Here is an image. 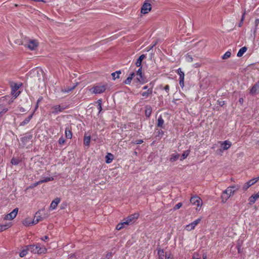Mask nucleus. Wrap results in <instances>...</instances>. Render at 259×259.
<instances>
[{
  "instance_id": "obj_1",
  "label": "nucleus",
  "mask_w": 259,
  "mask_h": 259,
  "mask_svg": "<svg viewBox=\"0 0 259 259\" xmlns=\"http://www.w3.org/2000/svg\"><path fill=\"white\" fill-rule=\"evenodd\" d=\"M240 188L239 185H233L228 187L225 191H223L222 195V201L223 203L226 202V201L232 196L234 193Z\"/></svg>"
},
{
  "instance_id": "obj_2",
  "label": "nucleus",
  "mask_w": 259,
  "mask_h": 259,
  "mask_svg": "<svg viewBox=\"0 0 259 259\" xmlns=\"http://www.w3.org/2000/svg\"><path fill=\"white\" fill-rule=\"evenodd\" d=\"M27 249L34 253H44L47 250L45 247H40L39 244L29 245L27 246Z\"/></svg>"
},
{
  "instance_id": "obj_3",
  "label": "nucleus",
  "mask_w": 259,
  "mask_h": 259,
  "mask_svg": "<svg viewBox=\"0 0 259 259\" xmlns=\"http://www.w3.org/2000/svg\"><path fill=\"white\" fill-rule=\"evenodd\" d=\"M44 71L40 68H36L32 70L30 73V75L31 77L34 78V79H37L38 81L41 80V77L43 76Z\"/></svg>"
},
{
  "instance_id": "obj_4",
  "label": "nucleus",
  "mask_w": 259,
  "mask_h": 259,
  "mask_svg": "<svg viewBox=\"0 0 259 259\" xmlns=\"http://www.w3.org/2000/svg\"><path fill=\"white\" fill-rule=\"evenodd\" d=\"M38 45V41L35 39H28L24 44V46L31 51L36 50Z\"/></svg>"
},
{
  "instance_id": "obj_5",
  "label": "nucleus",
  "mask_w": 259,
  "mask_h": 259,
  "mask_svg": "<svg viewBox=\"0 0 259 259\" xmlns=\"http://www.w3.org/2000/svg\"><path fill=\"white\" fill-rule=\"evenodd\" d=\"M153 0H145L144 4L143 5L141 12L142 14H146L149 13L152 9L151 3Z\"/></svg>"
},
{
  "instance_id": "obj_6",
  "label": "nucleus",
  "mask_w": 259,
  "mask_h": 259,
  "mask_svg": "<svg viewBox=\"0 0 259 259\" xmlns=\"http://www.w3.org/2000/svg\"><path fill=\"white\" fill-rule=\"evenodd\" d=\"M190 202L192 204L197 206L196 210H199L202 204L201 198L197 196H192L190 199Z\"/></svg>"
},
{
  "instance_id": "obj_7",
  "label": "nucleus",
  "mask_w": 259,
  "mask_h": 259,
  "mask_svg": "<svg viewBox=\"0 0 259 259\" xmlns=\"http://www.w3.org/2000/svg\"><path fill=\"white\" fill-rule=\"evenodd\" d=\"M106 89V86L105 85H97L90 89V91L92 92L93 94H101L105 92Z\"/></svg>"
},
{
  "instance_id": "obj_8",
  "label": "nucleus",
  "mask_w": 259,
  "mask_h": 259,
  "mask_svg": "<svg viewBox=\"0 0 259 259\" xmlns=\"http://www.w3.org/2000/svg\"><path fill=\"white\" fill-rule=\"evenodd\" d=\"M138 215L137 214H133L124 219L123 221L126 223L125 225L127 226L135 222L136 219L138 218Z\"/></svg>"
},
{
  "instance_id": "obj_9",
  "label": "nucleus",
  "mask_w": 259,
  "mask_h": 259,
  "mask_svg": "<svg viewBox=\"0 0 259 259\" xmlns=\"http://www.w3.org/2000/svg\"><path fill=\"white\" fill-rule=\"evenodd\" d=\"M259 181V177L253 178L249 181H248L247 182L245 183L243 186V190L244 191L247 190L250 186H252L254 184H255L256 182H257Z\"/></svg>"
},
{
  "instance_id": "obj_10",
  "label": "nucleus",
  "mask_w": 259,
  "mask_h": 259,
  "mask_svg": "<svg viewBox=\"0 0 259 259\" xmlns=\"http://www.w3.org/2000/svg\"><path fill=\"white\" fill-rule=\"evenodd\" d=\"M201 220V218H199V219L196 220L195 221H194L191 224L186 225L185 227L186 230L188 231H190L193 230L195 228V227H196V226H197L200 222Z\"/></svg>"
},
{
  "instance_id": "obj_11",
  "label": "nucleus",
  "mask_w": 259,
  "mask_h": 259,
  "mask_svg": "<svg viewBox=\"0 0 259 259\" xmlns=\"http://www.w3.org/2000/svg\"><path fill=\"white\" fill-rule=\"evenodd\" d=\"M18 212V208H15L12 212L7 214L5 217V220H13L17 215Z\"/></svg>"
},
{
  "instance_id": "obj_12",
  "label": "nucleus",
  "mask_w": 259,
  "mask_h": 259,
  "mask_svg": "<svg viewBox=\"0 0 259 259\" xmlns=\"http://www.w3.org/2000/svg\"><path fill=\"white\" fill-rule=\"evenodd\" d=\"M47 217V215H44V217H42L40 214V211H37L36 212L35 216H34V219L32 220V224H37L40 221L44 219Z\"/></svg>"
},
{
  "instance_id": "obj_13",
  "label": "nucleus",
  "mask_w": 259,
  "mask_h": 259,
  "mask_svg": "<svg viewBox=\"0 0 259 259\" xmlns=\"http://www.w3.org/2000/svg\"><path fill=\"white\" fill-rule=\"evenodd\" d=\"M219 143L221 145L223 150H228L232 145L231 142L227 140L224 142L220 141Z\"/></svg>"
},
{
  "instance_id": "obj_14",
  "label": "nucleus",
  "mask_w": 259,
  "mask_h": 259,
  "mask_svg": "<svg viewBox=\"0 0 259 259\" xmlns=\"http://www.w3.org/2000/svg\"><path fill=\"white\" fill-rule=\"evenodd\" d=\"M60 199L59 198H56L55 200H54L52 202V203L50 205V208H51L52 209H55L57 207V206L58 203L60 202Z\"/></svg>"
},
{
  "instance_id": "obj_15",
  "label": "nucleus",
  "mask_w": 259,
  "mask_h": 259,
  "mask_svg": "<svg viewBox=\"0 0 259 259\" xmlns=\"http://www.w3.org/2000/svg\"><path fill=\"white\" fill-rule=\"evenodd\" d=\"M19 84H15L14 87H12V94L14 95V96L16 98L19 94V93L16 92V91L19 89L20 88Z\"/></svg>"
},
{
  "instance_id": "obj_16",
  "label": "nucleus",
  "mask_w": 259,
  "mask_h": 259,
  "mask_svg": "<svg viewBox=\"0 0 259 259\" xmlns=\"http://www.w3.org/2000/svg\"><path fill=\"white\" fill-rule=\"evenodd\" d=\"M53 111H52L54 114H57L60 112H62L64 108L61 107L60 105H56L53 107Z\"/></svg>"
},
{
  "instance_id": "obj_17",
  "label": "nucleus",
  "mask_w": 259,
  "mask_h": 259,
  "mask_svg": "<svg viewBox=\"0 0 259 259\" xmlns=\"http://www.w3.org/2000/svg\"><path fill=\"white\" fill-rule=\"evenodd\" d=\"M259 90V81L255 84L251 89L250 93L251 94H254Z\"/></svg>"
},
{
  "instance_id": "obj_18",
  "label": "nucleus",
  "mask_w": 259,
  "mask_h": 259,
  "mask_svg": "<svg viewBox=\"0 0 259 259\" xmlns=\"http://www.w3.org/2000/svg\"><path fill=\"white\" fill-rule=\"evenodd\" d=\"M137 75L139 77L137 78L139 82H144V79L143 78L142 73V68H139L137 71Z\"/></svg>"
},
{
  "instance_id": "obj_19",
  "label": "nucleus",
  "mask_w": 259,
  "mask_h": 259,
  "mask_svg": "<svg viewBox=\"0 0 259 259\" xmlns=\"http://www.w3.org/2000/svg\"><path fill=\"white\" fill-rule=\"evenodd\" d=\"M8 111V108L4 105H0V116L6 113Z\"/></svg>"
},
{
  "instance_id": "obj_20",
  "label": "nucleus",
  "mask_w": 259,
  "mask_h": 259,
  "mask_svg": "<svg viewBox=\"0 0 259 259\" xmlns=\"http://www.w3.org/2000/svg\"><path fill=\"white\" fill-rule=\"evenodd\" d=\"M66 137L67 139H71L72 137V133L71 129L68 127H66L65 131Z\"/></svg>"
},
{
  "instance_id": "obj_21",
  "label": "nucleus",
  "mask_w": 259,
  "mask_h": 259,
  "mask_svg": "<svg viewBox=\"0 0 259 259\" xmlns=\"http://www.w3.org/2000/svg\"><path fill=\"white\" fill-rule=\"evenodd\" d=\"M247 51V48L246 47H243L241 48L238 51L237 56L239 57H240L243 56V55Z\"/></svg>"
},
{
  "instance_id": "obj_22",
  "label": "nucleus",
  "mask_w": 259,
  "mask_h": 259,
  "mask_svg": "<svg viewBox=\"0 0 259 259\" xmlns=\"http://www.w3.org/2000/svg\"><path fill=\"white\" fill-rule=\"evenodd\" d=\"M23 224L25 226H29L34 225L32 224V221L29 218H26L23 222Z\"/></svg>"
},
{
  "instance_id": "obj_23",
  "label": "nucleus",
  "mask_w": 259,
  "mask_h": 259,
  "mask_svg": "<svg viewBox=\"0 0 259 259\" xmlns=\"http://www.w3.org/2000/svg\"><path fill=\"white\" fill-rule=\"evenodd\" d=\"M152 93V89H148L147 91L146 92H143L142 93V96L144 98H146L148 97H149L150 95H151Z\"/></svg>"
},
{
  "instance_id": "obj_24",
  "label": "nucleus",
  "mask_w": 259,
  "mask_h": 259,
  "mask_svg": "<svg viewBox=\"0 0 259 259\" xmlns=\"http://www.w3.org/2000/svg\"><path fill=\"white\" fill-rule=\"evenodd\" d=\"M113 156L112 154L108 153L105 156L106 162L107 163H111L113 160Z\"/></svg>"
},
{
  "instance_id": "obj_25",
  "label": "nucleus",
  "mask_w": 259,
  "mask_h": 259,
  "mask_svg": "<svg viewBox=\"0 0 259 259\" xmlns=\"http://www.w3.org/2000/svg\"><path fill=\"white\" fill-rule=\"evenodd\" d=\"M145 55H142L140 56L139 59L137 60L136 62V65L137 67H140L142 64V60L145 58Z\"/></svg>"
},
{
  "instance_id": "obj_26",
  "label": "nucleus",
  "mask_w": 259,
  "mask_h": 259,
  "mask_svg": "<svg viewBox=\"0 0 259 259\" xmlns=\"http://www.w3.org/2000/svg\"><path fill=\"white\" fill-rule=\"evenodd\" d=\"M135 76V73L133 72L131 74L130 76L128 77L126 80L124 81V83L126 84H130L131 82V81Z\"/></svg>"
},
{
  "instance_id": "obj_27",
  "label": "nucleus",
  "mask_w": 259,
  "mask_h": 259,
  "mask_svg": "<svg viewBox=\"0 0 259 259\" xmlns=\"http://www.w3.org/2000/svg\"><path fill=\"white\" fill-rule=\"evenodd\" d=\"M32 117V115H29L28 117H27L24 120H23L22 122L20 123V125L24 126L25 124H27L30 120Z\"/></svg>"
},
{
  "instance_id": "obj_28",
  "label": "nucleus",
  "mask_w": 259,
  "mask_h": 259,
  "mask_svg": "<svg viewBox=\"0 0 259 259\" xmlns=\"http://www.w3.org/2000/svg\"><path fill=\"white\" fill-rule=\"evenodd\" d=\"M11 226V223H9L4 225H0V232L6 230Z\"/></svg>"
},
{
  "instance_id": "obj_29",
  "label": "nucleus",
  "mask_w": 259,
  "mask_h": 259,
  "mask_svg": "<svg viewBox=\"0 0 259 259\" xmlns=\"http://www.w3.org/2000/svg\"><path fill=\"white\" fill-rule=\"evenodd\" d=\"M158 255L159 256V259H164V257L165 256V254L163 249L160 248L158 249Z\"/></svg>"
},
{
  "instance_id": "obj_30",
  "label": "nucleus",
  "mask_w": 259,
  "mask_h": 259,
  "mask_svg": "<svg viewBox=\"0 0 259 259\" xmlns=\"http://www.w3.org/2000/svg\"><path fill=\"white\" fill-rule=\"evenodd\" d=\"M125 224L126 223L125 222H124L123 221H122L121 223L118 224L117 226H116V229L117 230H121V229L123 228H125L126 227V225H125Z\"/></svg>"
},
{
  "instance_id": "obj_31",
  "label": "nucleus",
  "mask_w": 259,
  "mask_h": 259,
  "mask_svg": "<svg viewBox=\"0 0 259 259\" xmlns=\"http://www.w3.org/2000/svg\"><path fill=\"white\" fill-rule=\"evenodd\" d=\"M75 87H76V85H74L72 87H67L66 88L62 89V92L64 93H67L69 92L70 91H71L72 90H73Z\"/></svg>"
},
{
  "instance_id": "obj_32",
  "label": "nucleus",
  "mask_w": 259,
  "mask_h": 259,
  "mask_svg": "<svg viewBox=\"0 0 259 259\" xmlns=\"http://www.w3.org/2000/svg\"><path fill=\"white\" fill-rule=\"evenodd\" d=\"M164 124V120L162 119V117L160 116L158 118V123H157V126L158 127H162L163 125Z\"/></svg>"
},
{
  "instance_id": "obj_33",
  "label": "nucleus",
  "mask_w": 259,
  "mask_h": 259,
  "mask_svg": "<svg viewBox=\"0 0 259 259\" xmlns=\"http://www.w3.org/2000/svg\"><path fill=\"white\" fill-rule=\"evenodd\" d=\"M121 73L120 71H117L115 72H113L111 74L112 76L113 77L114 79L116 78H118L119 77V74Z\"/></svg>"
},
{
  "instance_id": "obj_34",
  "label": "nucleus",
  "mask_w": 259,
  "mask_h": 259,
  "mask_svg": "<svg viewBox=\"0 0 259 259\" xmlns=\"http://www.w3.org/2000/svg\"><path fill=\"white\" fill-rule=\"evenodd\" d=\"M90 140H91L90 136L85 137L84 138V144L87 146H89L90 143Z\"/></svg>"
},
{
  "instance_id": "obj_35",
  "label": "nucleus",
  "mask_w": 259,
  "mask_h": 259,
  "mask_svg": "<svg viewBox=\"0 0 259 259\" xmlns=\"http://www.w3.org/2000/svg\"><path fill=\"white\" fill-rule=\"evenodd\" d=\"M28 251H29L28 249H27V246L26 247V248L25 249H23L20 252V254H19V255L21 256V257H24V256H25L27 254V252Z\"/></svg>"
},
{
  "instance_id": "obj_36",
  "label": "nucleus",
  "mask_w": 259,
  "mask_h": 259,
  "mask_svg": "<svg viewBox=\"0 0 259 259\" xmlns=\"http://www.w3.org/2000/svg\"><path fill=\"white\" fill-rule=\"evenodd\" d=\"M178 73L180 75V79H184L185 74H184V72L183 71H182V70L181 68H179L178 69Z\"/></svg>"
},
{
  "instance_id": "obj_37",
  "label": "nucleus",
  "mask_w": 259,
  "mask_h": 259,
  "mask_svg": "<svg viewBox=\"0 0 259 259\" xmlns=\"http://www.w3.org/2000/svg\"><path fill=\"white\" fill-rule=\"evenodd\" d=\"M189 153H190L189 150L185 151L182 155V158H181V160H183L185 159L189 155Z\"/></svg>"
},
{
  "instance_id": "obj_38",
  "label": "nucleus",
  "mask_w": 259,
  "mask_h": 259,
  "mask_svg": "<svg viewBox=\"0 0 259 259\" xmlns=\"http://www.w3.org/2000/svg\"><path fill=\"white\" fill-rule=\"evenodd\" d=\"M231 53L230 51H227L225 53V54L222 56V59L223 60H226L228 59L231 56Z\"/></svg>"
},
{
  "instance_id": "obj_39",
  "label": "nucleus",
  "mask_w": 259,
  "mask_h": 259,
  "mask_svg": "<svg viewBox=\"0 0 259 259\" xmlns=\"http://www.w3.org/2000/svg\"><path fill=\"white\" fill-rule=\"evenodd\" d=\"M97 108L99 110V113L101 111L102 108V100L101 99H99L97 101Z\"/></svg>"
},
{
  "instance_id": "obj_40",
  "label": "nucleus",
  "mask_w": 259,
  "mask_h": 259,
  "mask_svg": "<svg viewBox=\"0 0 259 259\" xmlns=\"http://www.w3.org/2000/svg\"><path fill=\"white\" fill-rule=\"evenodd\" d=\"M256 198H255V197L254 195H252L251 197H249L248 200L249 201V204H253L254 203L255 201L256 200Z\"/></svg>"
},
{
  "instance_id": "obj_41",
  "label": "nucleus",
  "mask_w": 259,
  "mask_h": 259,
  "mask_svg": "<svg viewBox=\"0 0 259 259\" xmlns=\"http://www.w3.org/2000/svg\"><path fill=\"white\" fill-rule=\"evenodd\" d=\"M179 157V154H173L171 155L170 160L171 161H175L177 160Z\"/></svg>"
},
{
  "instance_id": "obj_42",
  "label": "nucleus",
  "mask_w": 259,
  "mask_h": 259,
  "mask_svg": "<svg viewBox=\"0 0 259 259\" xmlns=\"http://www.w3.org/2000/svg\"><path fill=\"white\" fill-rule=\"evenodd\" d=\"M53 178L52 177H48V178H47L44 180H40V183H45V182H49V181H52L53 180Z\"/></svg>"
},
{
  "instance_id": "obj_43",
  "label": "nucleus",
  "mask_w": 259,
  "mask_h": 259,
  "mask_svg": "<svg viewBox=\"0 0 259 259\" xmlns=\"http://www.w3.org/2000/svg\"><path fill=\"white\" fill-rule=\"evenodd\" d=\"M186 60L187 62H191L193 61V58L191 55L187 54L186 56Z\"/></svg>"
},
{
  "instance_id": "obj_44",
  "label": "nucleus",
  "mask_w": 259,
  "mask_h": 259,
  "mask_svg": "<svg viewBox=\"0 0 259 259\" xmlns=\"http://www.w3.org/2000/svg\"><path fill=\"white\" fill-rule=\"evenodd\" d=\"M19 163V160L17 159L13 158L11 160V163L13 165H17Z\"/></svg>"
},
{
  "instance_id": "obj_45",
  "label": "nucleus",
  "mask_w": 259,
  "mask_h": 259,
  "mask_svg": "<svg viewBox=\"0 0 259 259\" xmlns=\"http://www.w3.org/2000/svg\"><path fill=\"white\" fill-rule=\"evenodd\" d=\"M200 255L196 253V252H194L193 255V256H192V259H200Z\"/></svg>"
},
{
  "instance_id": "obj_46",
  "label": "nucleus",
  "mask_w": 259,
  "mask_h": 259,
  "mask_svg": "<svg viewBox=\"0 0 259 259\" xmlns=\"http://www.w3.org/2000/svg\"><path fill=\"white\" fill-rule=\"evenodd\" d=\"M182 206V203L181 202L178 203L177 204L175 205L174 209L175 210H177L179 209Z\"/></svg>"
},
{
  "instance_id": "obj_47",
  "label": "nucleus",
  "mask_w": 259,
  "mask_h": 259,
  "mask_svg": "<svg viewBox=\"0 0 259 259\" xmlns=\"http://www.w3.org/2000/svg\"><path fill=\"white\" fill-rule=\"evenodd\" d=\"M165 259H172V256L170 253H165Z\"/></svg>"
},
{
  "instance_id": "obj_48",
  "label": "nucleus",
  "mask_w": 259,
  "mask_h": 259,
  "mask_svg": "<svg viewBox=\"0 0 259 259\" xmlns=\"http://www.w3.org/2000/svg\"><path fill=\"white\" fill-rule=\"evenodd\" d=\"M145 114L147 116H149L151 114L150 109H147L145 111Z\"/></svg>"
},
{
  "instance_id": "obj_49",
  "label": "nucleus",
  "mask_w": 259,
  "mask_h": 259,
  "mask_svg": "<svg viewBox=\"0 0 259 259\" xmlns=\"http://www.w3.org/2000/svg\"><path fill=\"white\" fill-rule=\"evenodd\" d=\"M65 143V140L63 138H60L59 140V143L62 145Z\"/></svg>"
},
{
  "instance_id": "obj_50",
  "label": "nucleus",
  "mask_w": 259,
  "mask_h": 259,
  "mask_svg": "<svg viewBox=\"0 0 259 259\" xmlns=\"http://www.w3.org/2000/svg\"><path fill=\"white\" fill-rule=\"evenodd\" d=\"M180 85L181 87L183 88L184 86V79H180Z\"/></svg>"
},
{
  "instance_id": "obj_51",
  "label": "nucleus",
  "mask_w": 259,
  "mask_h": 259,
  "mask_svg": "<svg viewBox=\"0 0 259 259\" xmlns=\"http://www.w3.org/2000/svg\"><path fill=\"white\" fill-rule=\"evenodd\" d=\"M164 90L166 91L167 93H168L169 90V87L168 85H166L165 87L164 88Z\"/></svg>"
},
{
  "instance_id": "obj_52",
  "label": "nucleus",
  "mask_w": 259,
  "mask_h": 259,
  "mask_svg": "<svg viewBox=\"0 0 259 259\" xmlns=\"http://www.w3.org/2000/svg\"><path fill=\"white\" fill-rule=\"evenodd\" d=\"M49 239V237L48 236H45L44 237L41 238V240L44 241H47Z\"/></svg>"
},
{
  "instance_id": "obj_53",
  "label": "nucleus",
  "mask_w": 259,
  "mask_h": 259,
  "mask_svg": "<svg viewBox=\"0 0 259 259\" xmlns=\"http://www.w3.org/2000/svg\"><path fill=\"white\" fill-rule=\"evenodd\" d=\"M143 142V140H137V141H136V144H142Z\"/></svg>"
},
{
  "instance_id": "obj_54",
  "label": "nucleus",
  "mask_w": 259,
  "mask_h": 259,
  "mask_svg": "<svg viewBox=\"0 0 259 259\" xmlns=\"http://www.w3.org/2000/svg\"><path fill=\"white\" fill-rule=\"evenodd\" d=\"M203 259H207V254L205 253H204L202 255Z\"/></svg>"
},
{
  "instance_id": "obj_55",
  "label": "nucleus",
  "mask_w": 259,
  "mask_h": 259,
  "mask_svg": "<svg viewBox=\"0 0 259 259\" xmlns=\"http://www.w3.org/2000/svg\"><path fill=\"white\" fill-rule=\"evenodd\" d=\"M41 183H40V181H39L38 182H36V183H34V184H33V186H34V187H35V186H37L38 185L40 184H41Z\"/></svg>"
},
{
  "instance_id": "obj_56",
  "label": "nucleus",
  "mask_w": 259,
  "mask_h": 259,
  "mask_svg": "<svg viewBox=\"0 0 259 259\" xmlns=\"http://www.w3.org/2000/svg\"><path fill=\"white\" fill-rule=\"evenodd\" d=\"M143 89L144 90H146L147 91L148 90V89H149L148 88V87L147 85H145L144 86L143 88Z\"/></svg>"
},
{
  "instance_id": "obj_57",
  "label": "nucleus",
  "mask_w": 259,
  "mask_h": 259,
  "mask_svg": "<svg viewBox=\"0 0 259 259\" xmlns=\"http://www.w3.org/2000/svg\"><path fill=\"white\" fill-rule=\"evenodd\" d=\"M244 19V14H243V16L242 17V18H241V22H243Z\"/></svg>"
},
{
  "instance_id": "obj_58",
  "label": "nucleus",
  "mask_w": 259,
  "mask_h": 259,
  "mask_svg": "<svg viewBox=\"0 0 259 259\" xmlns=\"http://www.w3.org/2000/svg\"><path fill=\"white\" fill-rule=\"evenodd\" d=\"M42 99V98H40L38 99V100H37V104H38V103Z\"/></svg>"
},
{
  "instance_id": "obj_59",
  "label": "nucleus",
  "mask_w": 259,
  "mask_h": 259,
  "mask_svg": "<svg viewBox=\"0 0 259 259\" xmlns=\"http://www.w3.org/2000/svg\"><path fill=\"white\" fill-rule=\"evenodd\" d=\"M242 22H241V21H240V22L239 23V27H241L242 26Z\"/></svg>"
},
{
  "instance_id": "obj_60",
  "label": "nucleus",
  "mask_w": 259,
  "mask_h": 259,
  "mask_svg": "<svg viewBox=\"0 0 259 259\" xmlns=\"http://www.w3.org/2000/svg\"><path fill=\"white\" fill-rule=\"evenodd\" d=\"M239 101H240V102H242L243 101V99L242 98H240L239 99Z\"/></svg>"
},
{
  "instance_id": "obj_61",
  "label": "nucleus",
  "mask_w": 259,
  "mask_h": 259,
  "mask_svg": "<svg viewBox=\"0 0 259 259\" xmlns=\"http://www.w3.org/2000/svg\"><path fill=\"white\" fill-rule=\"evenodd\" d=\"M20 111H22V112H24V109H23V108H21Z\"/></svg>"
}]
</instances>
